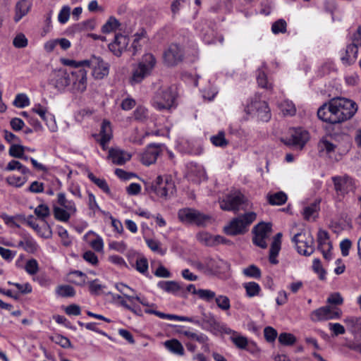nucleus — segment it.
<instances>
[{
	"label": "nucleus",
	"mask_w": 361,
	"mask_h": 361,
	"mask_svg": "<svg viewBox=\"0 0 361 361\" xmlns=\"http://www.w3.org/2000/svg\"><path fill=\"white\" fill-rule=\"evenodd\" d=\"M357 110V105L354 101L344 97H334L319 108L317 116L324 122L337 124L350 119Z\"/></svg>",
	"instance_id": "f257e3e1"
},
{
	"label": "nucleus",
	"mask_w": 361,
	"mask_h": 361,
	"mask_svg": "<svg viewBox=\"0 0 361 361\" xmlns=\"http://www.w3.org/2000/svg\"><path fill=\"white\" fill-rule=\"evenodd\" d=\"M256 218L257 214L254 212L239 215L238 217L233 218L224 227V233L232 236L245 234L248 230V226L255 221Z\"/></svg>",
	"instance_id": "f03ea898"
},
{
	"label": "nucleus",
	"mask_w": 361,
	"mask_h": 361,
	"mask_svg": "<svg viewBox=\"0 0 361 361\" xmlns=\"http://www.w3.org/2000/svg\"><path fill=\"white\" fill-rule=\"evenodd\" d=\"M156 64V59L152 54H145L142 60L140 62L133 72L131 83H139L149 75Z\"/></svg>",
	"instance_id": "7ed1b4c3"
},
{
	"label": "nucleus",
	"mask_w": 361,
	"mask_h": 361,
	"mask_svg": "<svg viewBox=\"0 0 361 361\" xmlns=\"http://www.w3.org/2000/svg\"><path fill=\"white\" fill-rule=\"evenodd\" d=\"M299 254L310 256L314 251V238L310 232L302 231L296 233L292 238Z\"/></svg>",
	"instance_id": "20e7f679"
},
{
	"label": "nucleus",
	"mask_w": 361,
	"mask_h": 361,
	"mask_svg": "<svg viewBox=\"0 0 361 361\" xmlns=\"http://www.w3.org/2000/svg\"><path fill=\"white\" fill-rule=\"evenodd\" d=\"M176 191L175 183L171 176H158L156 178L155 195L164 200L170 198Z\"/></svg>",
	"instance_id": "39448f33"
},
{
	"label": "nucleus",
	"mask_w": 361,
	"mask_h": 361,
	"mask_svg": "<svg viewBox=\"0 0 361 361\" xmlns=\"http://www.w3.org/2000/svg\"><path fill=\"white\" fill-rule=\"evenodd\" d=\"M247 202L245 196L239 190H235L226 195L219 201L220 208L224 211L238 212L240 205Z\"/></svg>",
	"instance_id": "423d86ee"
},
{
	"label": "nucleus",
	"mask_w": 361,
	"mask_h": 361,
	"mask_svg": "<svg viewBox=\"0 0 361 361\" xmlns=\"http://www.w3.org/2000/svg\"><path fill=\"white\" fill-rule=\"evenodd\" d=\"M245 111L247 114H255L258 119L264 122H267L271 118V112L268 104L259 99L252 100L250 104L245 108Z\"/></svg>",
	"instance_id": "0eeeda50"
},
{
	"label": "nucleus",
	"mask_w": 361,
	"mask_h": 361,
	"mask_svg": "<svg viewBox=\"0 0 361 361\" xmlns=\"http://www.w3.org/2000/svg\"><path fill=\"white\" fill-rule=\"evenodd\" d=\"M184 59V51L181 46L172 43L163 53V61L165 66L173 67L182 62Z\"/></svg>",
	"instance_id": "6e6552de"
},
{
	"label": "nucleus",
	"mask_w": 361,
	"mask_h": 361,
	"mask_svg": "<svg viewBox=\"0 0 361 361\" xmlns=\"http://www.w3.org/2000/svg\"><path fill=\"white\" fill-rule=\"evenodd\" d=\"M342 315L340 308L326 305L314 310L310 314V319L313 322L326 321L339 319Z\"/></svg>",
	"instance_id": "1a4fd4ad"
},
{
	"label": "nucleus",
	"mask_w": 361,
	"mask_h": 361,
	"mask_svg": "<svg viewBox=\"0 0 361 361\" xmlns=\"http://www.w3.org/2000/svg\"><path fill=\"white\" fill-rule=\"evenodd\" d=\"M176 99L175 94L171 87L160 90L154 98L153 105L159 110L169 109Z\"/></svg>",
	"instance_id": "9d476101"
},
{
	"label": "nucleus",
	"mask_w": 361,
	"mask_h": 361,
	"mask_svg": "<svg viewBox=\"0 0 361 361\" xmlns=\"http://www.w3.org/2000/svg\"><path fill=\"white\" fill-rule=\"evenodd\" d=\"M178 216L182 222L195 224L197 226H203L209 219L208 216L190 208L180 209L178 212Z\"/></svg>",
	"instance_id": "9b49d317"
},
{
	"label": "nucleus",
	"mask_w": 361,
	"mask_h": 361,
	"mask_svg": "<svg viewBox=\"0 0 361 361\" xmlns=\"http://www.w3.org/2000/svg\"><path fill=\"white\" fill-rule=\"evenodd\" d=\"M86 66L92 68V75L96 79H103L107 76L109 71V65L104 62L101 57L92 56L86 59Z\"/></svg>",
	"instance_id": "f8f14e48"
},
{
	"label": "nucleus",
	"mask_w": 361,
	"mask_h": 361,
	"mask_svg": "<svg viewBox=\"0 0 361 361\" xmlns=\"http://www.w3.org/2000/svg\"><path fill=\"white\" fill-rule=\"evenodd\" d=\"M72 90L74 93H82L87 88V71L80 68L71 73Z\"/></svg>",
	"instance_id": "ddd939ff"
},
{
	"label": "nucleus",
	"mask_w": 361,
	"mask_h": 361,
	"mask_svg": "<svg viewBox=\"0 0 361 361\" xmlns=\"http://www.w3.org/2000/svg\"><path fill=\"white\" fill-rule=\"evenodd\" d=\"M332 181L338 196L343 197L345 194L354 190L353 180L348 176H334L332 177Z\"/></svg>",
	"instance_id": "4468645a"
},
{
	"label": "nucleus",
	"mask_w": 361,
	"mask_h": 361,
	"mask_svg": "<svg viewBox=\"0 0 361 361\" xmlns=\"http://www.w3.org/2000/svg\"><path fill=\"white\" fill-rule=\"evenodd\" d=\"M162 146V144L156 143L148 145L142 156V164L147 166L154 164L161 152Z\"/></svg>",
	"instance_id": "2eb2a0df"
},
{
	"label": "nucleus",
	"mask_w": 361,
	"mask_h": 361,
	"mask_svg": "<svg viewBox=\"0 0 361 361\" xmlns=\"http://www.w3.org/2000/svg\"><path fill=\"white\" fill-rule=\"evenodd\" d=\"M71 82L70 75L66 71L59 70L54 73V77L51 79V84L59 91H63Z\"/></svg>",
	"instance_id": "dca6fc26"
},
{
	"label": "nucleus",
	"mask_w": 361,
	"mask_h": 361,
	"mask_svg": "<svg viewBox=\"0 0 361 361\" xmlns=\"http://www.w3.org/2000/svg\"><path fill=\"white\" fill-rule=\"evenodd\" d=\"M108 157L116 165H123L131 159V154L118 148H111L109 151Z\"/></svg>",
	"instance_id": "f3484780"
},
{
	"label": "nucleus",
	"mask_w": 361,
	"mask_h": 361,
	"mask_svg": "<svg viewBox=\"0 0 361 361\" xmlns=\"http://www.w3.org/2000/svg\"><path fill=\"white\" fill-rule=\"evenodd\" d=\"M281 238L282 233H278L274 237L273 241L271 243L269 250V262L272 264H277L279 263L276 257L281 250Z\"/></svg>",
	"instance_id": "a211bd4d"
},
{
	"label": "nucleus",
	"mask_w": 361,
	"mask_h": 361,
	"mask_svg": "<svg viewBox=\"0 0 361 361\" xmlns=\"http://www.w3.org/2000/svg\"><path fill=\"white\" fill-rule=\"evenodd\" d=\"M35 214L40 219L44 221L45 229L47 231V235L44 237L49 238L52 235V231L50 225L45 221V219L50 215L49 207L47 204H41L35 209Z\"/></svg>",
	"instance_id": "6ab92c4d"
},
{
	"label": "nucleus",
	"mask_w": 361,
	"mask_h": 361,
	"mask_svg": "<svg viewBox=\"0 0 361 361\" xmlns=\"http://www.w3.org/2000/svg\"><path fill=\"white\" fill-rule=\"evenodd\" d=\"M181 334H183V335L186 336L188 338L195 340V341L202 344V349L205 353H209L210 351V347L208 343L209 338L207 335L202 333L196 334L190 331H181Z\"/></svg>",
	"instance_id": "aec40b11"
},
{
	"label": "nucleus",
	"mask_w": 361,
	"mask_h": 361,
	"mask_svg": "<svg viewBox=\"0 0 361 361\" xmlns=\"http://www.w3.org/2000/svg\"><path fill=\"white\" fill-rule=\"evenodd\" d=\"M101 136L99 142L103 149H106V145L110 141L112 137V130L111 127V123L109 121L104 120L99 132Z\"/></svg>",
	"instance_id": "412c9836"
},
{
	"label": "nucleus",
	"mask_w": 361,
	"mask_h": 361,
	"mask_svg": "<svg viewBox=\"0 0 361 361\" xmlns=\"http://www.w3.org/2000/svg\"><path fill=\"white\" fill-rule=\"evenodd\" d=\"M309 140V134L305 130H296L292 135L291 138L288 141V145L298 147L302 149Z\"/></svg>",
	"instance_id": "4be33fe9"
},
{
	"label": "nucleus",
	"mask_w": 361,
	"mask_h": 361,
	"mask_svg": "<svg viewBox=\"0 0 361 361\" xmlns=\"http://www.w3.org/2000/svg\"><path fill=\"white\" fill-rule=\"evenodd\" d=\"M158 287L165 292L177 295L183 290L179 283L175 281H161L157 284Z\"/></svg>",
	"instance_id": "5701e85b"
},
{
	"label": "nucleus",
	"mask_w": 361,
	"mask_h": 361,
	"mask_svg": "<svg viewBox=\"0 0 361 361\" xmlns=\"http://www.w3.org/2000/svg\"><path fill=\"white\" fill-rule=\"evenodd\" d=\"M164 346L167 350L173 354L180 356H183L185 354L184 348L182 343L176 338L166 341L164 342Z\"/></svg>",
	"instance_id": "b1692460"
},
{
	"label": "nucleus",
	"mask_w": 361,
	"mask_h": 361,
	"mask_svg": "<svg viewBox=\"0 0 361 361\" xmlns=\"http://www.w3.org/2000/svg\"><path fill=\"white\" fill-rule=\"evenodd\" d=\"M30 4L26 0H21L16 6V15L14 20L18 22L29 11Z\"/></svg>",
	"instance_id": "393cba45"
},
{
	"label": "nucleus",
	"mask_w": 361,
	"mask_h": 361,
	"mask_svg": "<svg viewBox=\"0 0 361 361\" xmlns=\"http://www.w3.org/2000/svg\"><path fill=\"white\" fill-rule=\"evenodd\" d=\"M271 232V224L269 223L261 222L257 224L252 229V233L259 235L268 238Z\"/></svg>",
	"instance_id": "a878e982"
},
{
	"label": "nucleus",
	"mask_w": 361,
	"mask_h": 361,
	"mask_svg": "<svg viewBox=\"0 0 361 361\" xmlns=\"http://www.w3.org/2000/svg\"><path fill=\"white\" fill-rule=\"evenodd\" d=\"M267 201L271 205H282L287 201V195L283 192H277L267 195Z\"/></svg>",
	"instance_id": "bb28decb"
},
{
	"label": "nucleus",
	"mask_w": 361,
	"mask_h": 361,
	"mask_svg": "<svg viewBox=\"0 0 361 361\" xmlns=\"http://www.w3.org/2000/svg\"><path fill=\"white\" fill-rule=\"evenodd\" d=\"M58 203L63 208L67 209L72 214L76 212V207L75 206V203L72 201H69L66 198V195L64 193H59L58 194Z\"/></svg>",
	"instance_id": "cd10ccee"
},
{
	"label": "nucleus",
	"mask_w": 361,
	"mask_h": 361,
	"mask_svg": "<svg viewBox=\"0 0 361 361\" xmlns=\"http://www.w3.org/2000/svg\"><path fill=\"white\" fill-rule=\"evenodd\" d=\"M243 287L245 289L246 295L250 298L258 295L261 291L259 285L254 281L245 283Z\"/></svg>",
	"instance_id": "c85d7f7f"
},
{
	"label": "nucleus",
	"mask_w": 361,
	"mask_h": 361,
	"mask_svg": "<svg viewBox=\"0 0 361 361\" xmlns=\"http://www.w3.org/2000/svg\"><path fill=\"white\" fill-rule=\"evenodd\" d=\"M53 212L56 219L63 222H67L72 214L67 209L56 206L54 207Z\"/></svg>",
	"instance_id": "c756f323"
},
{
	"label": "nucleus",
	"mask_w": 361,
	"mask_h": 361,
	"mask_svg": "<svg viewBox=\"0 0 361 361\" xmlns=\"http://www.w3.org/2000/svg\"><path fill=\"white\" fill-rule=\"evenodd\" d=\"M118 20L113 16H111L106 23L102 27V32L103 33H110L116 31V30L120 26Z\"/></svg>",
	"instance_id": "7c9ffc66"
},
{
	"label": "nucleus",
	"mask_w": 361,
	"mask_h": 361,
	"mask_svg": "<svg viewBox=\"0 0 361 361\" xmlns=\"http://www.w3.org/2000/svg\"><path fill=\"white\" fill-rule=\"evenodd\" d=\"M5 169L8 171L18 170L23 175L30 173V170L26 166H23L20 161L16 160H11L9 161Z\"/></svg>",
	"instance_id": "2f4dec72"
},
{
	"label": "nucleus",
	"mask_w": 361,
	"mask_h": 361,
	"mask_svg": "<svg viewBox=\"0 0 361 361\" xmlns=\"http://www.w3.org/2000/svg\"><path fill=\"white\" fill-rule=\"evenodd\" d=\"M56 294L62 298L73 297L75 291L73 287L70 285H61L57 287Z\"/></svg>",
	"instance_id": "473e14b6"
},
{
	"label": "nucleus",
	"mask_w": 361,
	"mask_h": 361,
	"mask_svg": "<svg viewBox=\"0 0 361 361\" xmlns=\"http://www.w3.org/2000/svg\"><path fill=\"white\" fill-rule=\"evenodd\" d=\"M88 178L91 181H92L95 185H97L101 190H102L106 194H110V188L104 179H100L97 178L92 173L90 172L88 173Z\"/></svg>",
	"instance_id": "72a5a7b5"
},
{
	"label": "nucleus",
	"mask_w": 361,
	"mask_h": 361,
	"mask_svg": "<svg viewBox=\"0 0 361 361\" xmlns=\"http://www.w3.org/2000/svg\"><path fill=\"white\" fill-rule=\"evenodd\" d=\"M203 322L207 324L209 326L207 330L214 334H216L218 330L220 329V323L218 322L214 316L211 314H209L207 319H203Z\"/></svg>",
	"instance_id": "f704fd0d"
},
{
	"label": "nucleus",
	"mask_w": 361,
	"mask_h": 361,
	"mask_svg": "<svg viewBox=\"0 0 361 361\" xmlns=\"http://www.w3.org/2000/svg\"><path fill=\"white\" fill-rule=\"evenodd\" d=\"M257 81L259 87L267 90L272 89V84L268 82L267 75L260 68L257 70Z\"/></svg>",
	"instance_id": "c9c22d12"
},
{
	"label": "nucleus",
	"mask_w": 361,
	"mask_h": 361,
	"mask_svg": "<svg viewBox=\"0 0 361 361\" xmlns=\"http://www.w3.org/2000/svg\"><path fill=\"white\" fill-rule=\"evenodd\" d=\"M280 109L285 116H293L296 112V109L294 104L292 102L288 100L281 103Z\"/></svg>",
	"instance_id": "e433bc0d"
},
{
	"label": "nucleus",
	"mask_w": 361,
	"mask_h": 361,
	"mask_svg": "<svg viewBox=\"0 0 361 361\" xmlns=\"http://www.w3.org/2000/svg\"><path fill=\"white\" fill-rule=\"evenodd\" d=\"M210 140L216 147H224L228 144V142L225 138V133L223 131H220L217 135L212 136Z\"/></svg>",
	"instance_id": "4c0bfd02"
},
{
	"label": "nucleus",
	"mask_w": 361,
	"mask_h": 361,
	"mask_svg": "<svg viewBox=\"0 0 361 361\" xmlns=\"http://www.w3.org/2000/svg\"><path fill=\"white\" fill-rule=\"evenodd\" d=\"M50 339L53 342L59 345L61 347L63 348H68L72 347L71 341L68 338L62 335L56 334L54 336H51Z\"/></svg>",
	"instance_id": "58836bf2"
},
{
	"label": "nucleus",
	"mask_w": 361,
	"mask_h": 361,
	"mask_svg": "<svg viewBox=\"0 0 361 361\" xmlns=\"http://www.w3.org/2000/svg\"><path fill=\"white\" fill-rule=\"evenodd\" d=\"M278 340L283 345H292L296 342L295 336L290 333H281L279 336Z\"/></svg>",
	"instance_id": "ea45409f"
},
{
	"label": "nucleus",
	"mask_w": 361,
	"mask_h": 361,
	"mask_svg": "<svg viewBox=\"0 0 361 361\" xmlns=\"http://www.w3.org/2000/svg\"><path fill=\"white\" fill-rule=\"evenodd\" d=\"M319 152L326 151V153L334 152L336 146L332 142L323 137L318 143Z\"/></svg>",
	"instance_id": "a19ab883"
},
{
	"label": "nucleus",
	"mask_w": 361,
	"mask_h": 361,
	"mask_svg": "<svg viewBox=\"0 0 361 361\" xmlns=\"http://www.w3.org/2000/svg\"><path fill=\"white\" fill-rule=\"evenodd\" d=\"M319 202L320 201H315L310 205L304 208L303 216L305 219L309 220L310 218L319 209Z\"/></svg>",
	"instance_id": "79ce46f5"
},
{
	"label": "nucleus",
	"mask_w": 361,
	"mask_h": 361,
	"mask_svg": "<svg viewBox=\"0 0 361 361\" xmlns=\"http://www.w3.org/2000/svg\"><path fill=\"white\" fill-rule=\"evenodd\" d=\"M243 273L245 276L250 278L259 279L261 277V271L255 264H251L244 269Z\"/></svg>",
	"instance_id": "37998d69"
},
{
	"label": "nucleus",
	"mask_w": 361,
	"mask_h": 361,
	"mask_svg": "<svg viewBox=\"0 0 361 361\" xmlns=\"http://www.w3.org/2000/svg\"><path fill=\"white\" fill-rule=\"evenodd\" d=\"M133 115L136 121L143 122L148 118V110L145 106H139L134 111Z\"/></svg>",
	"instance_id": "c03bdc74"
},
{
	"label": "nucleus",
	"mask_w": 361,
	"mask_h": 361,
	"mask_svg": "<svg viewBox=\"0 0 361 361\" xmlns=\"http://www.w3.org/2000/svg\"><path fill=\"white\" fill-rule=\"evenodd\" d=\"M24 250L29 253H35L38 248V245L35 240L30 236H25Z\"/></svg>",
	"instance_id": "a18cd8bd"
},
{
	"label": "nucleus",
	"mask_w": 361,
	"mask_h": 361,
	"mask_svg": "<svg viewBox=\"0 0 361 361\" xmlns=\"http://www.w3.org/2000/svg\"><path fill=\"white\" fill-rule=\"evenodd\" d=\"M216 305L222 310H228L231 307L229 298L226 295H219L215 298Z\"/></svg>",
	"instance_id": "49530a36"
},
{
	"label": "nucleus",
	"mask_w": 361,
	"mask_h": 361,
	"mask_svg": "<svg viewBox=\"0 0 361 361\" xmlns=\"http://www.w3.org/2000/svg\"><path fill=\"white\" fill-rule=\"evenodd\" d=\"M329 239V235L327 231L320 230L318 232L317 235V241H318V249L324 248L326 245L328 246V242Z\"/></svg>",
	"instance_id": "de8ad7c7"
},
{
	"label": "nucleus",
	"mask_w": 361,
	"mask_h": 361,
	"mask_svg": "<svg viewBox=\"0 0 361 361\" xmlns=\"http://www.w3.org/2000/svg\"><path fill=\"white\" fill-rule=\"evenodd\" d=\"M207 266L211 269H214L216 271L221 267L226 269L228 268V263L222 259L214 260L213 259H209L207 262Z\"/></svg>",
	"instance_id": "09e8293b"
},
{
	"label": "nucleus",
	"mask_w": 361,
	"mask_h": 361,
	"mask_svg": "<svg viewBox=\"0 0 361 361\" xmlns=\"http://www.w3.org/2000/svg\"><path fill=\"white\" fill-rule=\"evenodd\" d=\"M24 147L20 145H12L9 149V155L15 158L24 157Z\"/></svg>",
	"instance_id": "8fccbe9b"
},
{
	"label": "nucleus",
	"mask_w": 361,
	"mask_h": 361,
	"mask_svg": "<svg viewBox=\"0 0 361 361\" xmlns=\"http://www.w3.org/2000/svg\"><path fill=\"white\" fill-rule=\"evenodd\" d=\"M29 104L30 100L25 94H17L13 101V105L18 108H24L28 106Z\"/></svg>",
	"instance_id": "3c124183"
},
{
	"label": "nucleus",
	"mask_w": 361,
	"mask_h": 361,
	"mask_svg": "<svg viewBox=\"0 0 361 361\" xmlns=\"http://www.w3.org/2000/svg\"><path fill=\"white\" fill-rule=\"evenodd\" d=\"M286 22L283 19H279L272 24L271 30L274 34L284 33L286 31Z\"/></svg>",
	"instance_id": "603ef678"
},
{
	"label": "nucleus",
	"mask_w": 361,
	"mask_h": 361,
	"mask_svg": "<svg viewBox=\"0 0 361 361\" xmlns=\"http://www.w3.org/2000/svg\"><path fill=\"white\" fill-rule=\"evenodd\" d=\"M6 182L12 186L20 188L27 182V178L25 177L12 176L6 178Z\"/></svg>",
	"instance_id": "864d4df0"
},
{
	"label": "nucleus",
	"mask_w": 361,
	"mask_h": 361,
	"mask_svg": "<svg viewBox=\"0 0 361 361\" xmlns=\"http://www.w3.org/2000/svg\"><path fill=\"white\" fill-rule=\"evenodd\" d=\"M312 269L317 274H319V278L320 280L326 279V271L322 267L321 264V262L319 259H314L313 261Z\"/></svg>",
	"instance_id": "5fc2aeb1"
},
{
	"label": "nucleus",
	"mask_w": 361,
	"mask_h": 361,
	"mask_svg": "<svg viewBox=\"0 0 361 361\" xmlns=\"http://www.w3.org/2000/svg\"><path fill=\"white\" fill-rule=\"evenodd\" d=\"M25 271L30 275H35L39 271L38 262L35 259H29L25 266Z\"/></svg>",
	"instance_id": "6e6d98bb"
},
{
	"label": "nucleus",
	"mask_w": 361,
	"mask_h": 361,
	"mask_svg": "<svg viewBox=\"0 0 361 361\" xmlns=\"http://www.w3.org/2000/svg\"><path fill=\"white\" fill-rule=\"evenodd\" d=\"M231 339L238 348L245 349L247 345L248 341L247 338L243 336H239L238 334L231 336Z\"/></svg>",
	"instance_id": "4d7b16f0"
},
{
	"label": "nucleus",
	"mask_w": 361,
	"mask_h": 361,
	"mask_svg": "<svg viewBox=\"0 0 361 361\" xmlns=\"http://www.w3.org/2000/svg\"><path fill=\"white\" fill-rule=\"evenodd\" d=\"M200 298L209 302L215 298L216 294L214 291L207 289H199L197 294Z\"/></svg>",
	"instance_id": "13d9d810"
},
{
	"label": "nucleus",
	"mask_w": 361,
	"mask_h": 361,
	"mask_svg": "<svg viewBox=\"0 0 361 361\" xmlns=\"http://www.w3.org/2000/svg\"><path fill=\"white\" fill-rule=\"evenodd\" d=\"M264 335L267 342H274L277 337V331L271 326H267L264 329Z\"/></svg>",
	"instance_id": "bf43d9fd"
},
{
	"label": "nucleus",
	"mask_w": 361,
	"mask_h": 361,
	"mask_svg": "<svg viewBox=\"0 0 361 361\" xmlns=\"http://www.w3.org/2000/svg\"><path fill=\"white\" fill-rule=\"evenodd\" d=\"M329 328L334 336L344 334L345 332L344 326L339 323H329Z\"/></svg>",
	"instance_id": "052dcab7"
},
{
	"label": "nucleus",
	"mask_w": 361,
	"mask_h": 361,
	"mask_svg": "<svg viewBox=\"0 0 361 361\" xmlns=\"http://www.w3.org/2000/svg\"><path fill=\"white\" fill-rule=\"evenodd\" d=\"M70 13H71V8L68 6H63L59 13V16H58L59 21L62 24L66 23L69 19Z\"/></svg>",
	"instance_id": "680f3d73"
},
{
	"label": "nucleus",
	"mask_w": 361,
	"mask_h": 361,
	"mask_svg": "<svg viewBox=\"0 0 361 361\" xmlns=\"http://www.w3.org/2000/svg\"><path fill=\"white\" fill-rule=\"evenodd\" d=\"M13 44L16 48H24L27 45V39L23 34L20 33L13 39Z\"/></svg>",
	"instance_id": "e2e57ef3"
},
{
	"label": "nucleus",
	"mask_w": 361,
	"mask_h": 361,
	"mask_svg": "<svg viewBox=\"0 0 361 361\" xmlns=\"http://www.w3.org/2000/svg\"><path fill=\"white\" fill-rule=\"evenodd\" d=\"M344 322L354 329L355 331H361V318L349 317Z\"/></svg>",
	"instance_id": "0e129e2a"
},
{
	"label": "nucleus",
	"mask_w": 361,
	"mask_h": 361,
	"mask_svg": "<svg viewBox=\"0 0 361 361\" xmlns=\"http://www.w3.org/2000/svg\"><path fill=\"white\" fill-rule=\"evenodd\" d=\"M85 61H86V60L77 61L68 59H63V58L61 59V62L63 65L73 67V68H80L82 66H86V63H85Z\"/></svg>",
	"instance_id": "69168bd1"
},
{
	"label": "nucleus",
	"mask_w": 361,
	"mask_h": 361,
	"mask_svg": "<svg viewBox=\"0 0 361 361\" xmlns=\"http://www.w3.org/2000/svg\"><path fill=\"white\" fill-rule=\"evenodd\" d=\"M135 269L137 271L145 274L148 270V262L145 257L137 259L136 260Z\"/></svg>",
	"instance_id": "338daca9"
},
{
	"label": "nucleus",
	"mask_w": 361,
	"mask_h": 361,
	"mask_svg": "<svg viewBox=\"0 0 361 361\" xmlns=\"http://www.w3.org/2000/svg\"><path fill=\"white\" fill-rule=\"evenodd\" d=\"M327 303L334 305H341L343 302V298L339 293H334L327 298Z\"/></svg>",
	"instance_id": "774afa93"
}]
</instances>
